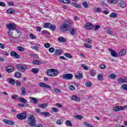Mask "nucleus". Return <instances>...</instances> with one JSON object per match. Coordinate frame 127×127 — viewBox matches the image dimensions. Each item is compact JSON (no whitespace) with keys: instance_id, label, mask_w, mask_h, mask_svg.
Segmentation results:
<instances>
[{"instance_id":"43","label":"nucleus","mask_w":127,"mask_h":127,"mask_svg":"<svg viewBox=\"0 0 127 127\" xmlns=\"http://www.w3.org/2000/svg\"><path fill=\"white\" fill-rule=\"evenodd\" d=\"M106 32L107 33H108V34H109L110 35H113V33H114L113 31L111 30V29H107Z\"/></svg>"},{"instance_id":"35","label":"nucleus","mask_w":127,"mask_h":127,"mask_svg":"<svg viewBox=\"0 0 127 127\" xmlns=\"http://www.w3.org/2000/svg\"><path fill=\"white\" fill-rule=\"evenodd\" d=\"M17 49L18 51H20V52H23L24 51V48L21 46H18L17 47Z\"/></svg>"},{"instance_id":"22","label":"nucleus","mask_w":127,"mask_h":127,"mask_svg":"<svg viewBox=\"0 0 127 127\" xmlns=\"http://www.w3.org/2000/svg\"><path fill=\"white\" fill-rule=\"evenodd\" d=\"M72 101H76V102H80V98H78L76 95H72L71 97Z\"/></svg>"},{"instance_id":"9","label":"nucleus","mask_w":127,"mask_h":127,"mask_svg":"<svg viewBox=\"0 0 127 127\" xmlns=\"http://www.w3.org/2000/svg\"><path fill=\"white\" fill-rule=\"evenodd\" d=\"M3 124H5L6 125H9V126H14L15 125V123L13 121L8 120L7 119H4L2 121Z\"/></svg>"},{"instance_id":"63","label":"nucleus","mask_w":127,"mask_h":127,"mask_svg":"<svg viewBox=\"0 0 127 127\" xmlns=\"http://www.w3.org/2000/svg\"><path fill=\"white\" fill-rule=\"evenodd\" d=\"M11 98H12V99H13L14 100H15V99H16L17 98V95L14 94L11 96Z\"/></svg>"},{"instance_id":"13","label":"nucleus","mask_w":127,"mask_h":127,"mask_svg":"<svg viewBox=\"0 0 127 127\" xmlns=\"http://www.w3.org/2000/svg\"><path fill=\"white\" fill-rule=\"evenodd\" d=\"M117 82L118 84L123 83H127V77H122L118 79Z\"/></svg>"},{"instance_id":"42","label":"nucleus","mask_w":127,"mask_h":127,"mask_svg":"<svg viewBox=\"0 0 127 127\" xmlns=\"http://www.w3.org/2000/svg\"><path fill=\"white\" fill-rule=\"evenodd\" d=\"M15 77L16 78H20L21 77V73L19 72H16L15 74Z\"/></svg>"},{"instance_id":"31","label":"nucleus","mask_w":127,"mask_h":127,"mask_svg":"<svg viewBox=\"0 0 127 127\" xmlns=\"http://www.w3.org/2000/svg\"><path fill=\"white\" fill-rule=\"evenodd\" d=\"M93 11L95 12H101V11H102V8L100 7H95L93 9Z\"/></svg>"},{"instance_id":"17","label":"nucleus","mask_w":127,"mask_h":127,"mask_svg":"<svg viewBox=\"0 0 127 127\" xmlns=\"http://www.w3.org/2000/svg\"><path fill=\"white\" fill-rule=\"evenodd\" d=\"M10 55H11V56H13V57H14L16 59L19 58L20 57V56H19V55L17 54V53H16V52L14 51L11 52L10 53Z\"/></svg>"},{"instance_id":"1","label":"nucleus","mask_w":127,"mask_h":127,"mask_svg":"<svg viewBox=\"0 0 127 127\" xmlns=\"http://www.w3.org/2000/svg\"><path fill=\"white\" fill-rule=\"evenodd\" d=\"M73 22L70 19L67 20L60 27L62 31H68L71 28V25Z\"/></svg>"},{"instance_id":"61","label":"nucleus","mask_w":127,"mask_h":127,"mask_svg":"<svg viewBox=\"0 0 127 127\" xmlns=\"http://www.w3.org/2000/svg\"><path fill=\"white\" fill-rule=\"evenodd\" d=\"M63 3H70V0H63Z\"/></svg>"},{"instance_id":"20","label":"nucleus","mask_w":127,"mask_h":127,"mask_svg":"<svg viewBox=\"0 0 127 127\" xmlns=\"http://www.w3.org/2000/svg\"><path fill=\"white\" fill-rule=\"evenodd\" d=\"M29 99H30V100H32L31 102L33 103V104H34L35 105L36 104H38V100H37L36 98L32 97H30Z\"/></svg>"},{"instance_id":"15","label":"nucleus","mask_w":127,"mask_h":127,"mask_svg":"<svg viewBox=\"0 0 127 127\" xmlns=\"http://www.w3.org/2000/svg\"><path fill=\"white\" fill-rule=\"evenodd\" d=\"M39 86H40V87H43V88H47V89H50V88H51V86H50V85L46 84L43 82L39 83Z\"/></svg>"},{"instance_id":"48","label":"nucleus","mask_w":127,"mask_h":127,"mask_svg":"<svg viewBox=\"0 0 127 127\" xmlns=\"http://www.w3.org/2000/svg\"><path fill=\"white\" fill-rule=\"evenodd\" d=\"M33 63L35 65H39V64H40L41 62H40V61L37 60V61H33Z\"/></svg>"},{"instance_id":"56","label":"nucleus","mask_w":127,"mask_h":127,"mask_svg":"<svg viewBox=\"0 0 127 127\" xmlns=\"http://www.w3.org/2000/svg\"><path fill=\"white\" fill-rule=\"evenodd\" d=\"M52 110L54 112V113H58V112L59 111V109L57 108H52Z\"/></svg>"},{"instance_id":"59","label":"nucleus","mask_w":127,"mask_h":127,"mask_svg":"<svg viewBox=\"0 0 127 127\" xmlns=\"http://www.w3.org/2000/svg\"><path fill=\"white\" fill-rule=\"evenodd\" d=\"M81 67H82V68H83V69H85V70H88V66H87V65H86V64H82Z\"/></svg>"},{"instance_id":"34","label":"nucleus","mask_w":127,"mask_h":127,"mask_svg":"<svg viewBox=\"0 0 127 127\" xmlns=\"http://www.w3.org/2000/svg\"><path fill=\"white\" fill-rule=\"evenodd\" d=\"M21 90L22 91V95L25 96V94L26 93V89H25V88L23 87L21 89Z\"/></svg>"},{"instance_id":"51","label":"nucleus","mask_w":127,"mask_h":127,"mask_svg":"<svg viewBox=\"0 0 127 127\" xmlns=\"http://www.w3.org/2000/svg\"><path fill=\"white\" fill-rule=\"evenodd\" d=\"M55 51V49L53 47H51L49 49V52H50V53H53Z\"/></svg>"},{"instance_id":"16","label":"nucleus","mask_w":127,"mask_h":127,"mask_svg":"<svg viewBox=\"0 0 127 127\" xmlns=\"http://www.w3.org/2000/svg\"><path fill=\"white\" fill-rule=\"evenodd\" d=\"M113 110L115 112H120V111L124 110V107L123 106H115L113 108Z\"/></svg>"},{"instance_id":"21","label":"nucleus","mask_w":127,"mask_h":127,"mask_svg":"<svg viewBox=\"0 0 127 127\" xmlns=\"http://www.w3.org/2000/svg\"><path fill=\"white\" fill-rule=\"evenodd\" d=\"M7 13H9V14H13L15 13V10H14L13 8H8L7 10Z\"/></svg>"},{"instance_id":"32","label":"nucleus","mask_w":127,"mask_h":127,"mask_svg":"<svg viewBox=\"0 0 127 127\" xmlns=\"http://www.w3.org/2000/svg\"><path fill=\"white\" fill-rule=\"evenodd\" d=\"M63 122H64V120L63 119H59L57 121L56 124L57 125H62Z\"/></svg>"},{"instance_id":"57","label":"nucleus","mask_w":127,"mask_h":127,"mask_svg":"<svg viewBox=\"0 0 127 127\" xmlns=\"http://www.w3.org/2000/svg\"><path fill=\"white\" fill-rule=\"evenodd\" d=\"M8 34L11 38H12V32H11V30H8Z\"/></svg>"},{"instance_id":"39","label":"nucleus","mask_w":127,"mask_h":127,"mask_svg":"<svg viewBox=\"0 0 127 127\" xmlns=\"http://www.w3.org/2000/svg\"><path fill=\"white\" fill-rule=\"evenodd\" d=\"M68 89L71 91H74L76 89V87L74 85H71L68 86Z\"/></svg>"},{"instance_id":"40","label":"nucleus","mask_w":127,"mask_h":127,"mask_svg":"<svg viewBox=\"0 0 127 127\" xmlns=\"http://www.w3.org/2000/svg\"><path fill=\"white\" fill-rule=\"evenodd\" d=\"M65 125L66 126H68V127H72L73 125H72V123L69 121L67 120L65 122Z\"/></svg>"},{"instance_id":"8","label":"nucleus","mask_w":127,"mask_h":127,"mask_svg":"<svg viewBox=\"0 0 127 127\" xmlns=\"http://www.w3.org/2000/svg\"><path fill=\"white\" fill-rule=\"evenodd\" d=\"M6 26L8 29L11 30H14L15 29V27H16V26L15 25V24L13 23H10L9 24H7L6 25Z\"/></svg>"},{"instance_id":"14","label":"nucleus","mask_w":127,"mask_h":127,"mask_svg":"<svg viewBox=\"0 0 127 127\" xmlns=\"http://www.w3.org/2000/svg\"><path fill=\"white\" fill-rule=\"evenodd\" d=\"M84 27L85 29H93V24L90 23H87L86 24L84 25Z\"/></svg>"},{"instance_id":"64","label":"nucleus","mask_w":127,"mask_h":127,"mask_svg":"<svg viewBox=\"0 0 127 127\" xmlns=\"http://www.w3.org/2000/svg\"><path fill=\"white\" fill-rule=\"evenodd\" d=\"M99 28H100V26L96 25H95V26L94 27V30H98V29H99Z\"/></svg>"},{"instance_id":"27","label":"nucleus","mask_w":127,"mask_h":127,"mask_svg":"<svg viewBox=\"0 0 127 127\" xmlns=\"http://www.w3.org/2000/svg\"><path fill=\"white\" fill-rule=\"evenodd\" d=\"M127 53V50L125 49H123L120 53L119 55L120 56H124V55H126V54Z\"/></svg>"},{"instance_id":"58","label":"nucleus","mask_w":127,"mask_h":127,"mask_svg":"<svg viewBox=\"0 0 127 127\" xmlns=\"http://www.w3.org/2000/svg\"><path fill=\"white\" fill-rule=\"evenodd\" d=\"M109 78H111V79H115L116 77V74H110L109 76Z\"/></svg>"},{"instance_id":"5","label":"nucleus","mask_w":127,"mask_h":127,"mask_svg":"<svg viewBox=\"0 0 127 127\" xmlns=\"http://www.w3.org/2000/svg\"><path fill=\"white\" fill-rule=\"evenodd\" d=\"M16 68L20 72H25V70L27 69V66L25 65L17 64Z\"/></svg>"},{"instance_id":"47","label":"nucleus","mask_w":127,"mask_h":127,"mask_svg":"<svg viewBox=\"0 0 127 127\" xmlns=\"http://www.w3.org/2000/svg\"><path fill=\"white\" fill-rule=\"evenodd\" d=\"M83 125H84L85 127H94L93 126H92L91 124H90L89 123H88L87 122L83 123Z\"/></svg>"},{"instance_id":"2","label":"nucleus","mask_w":127,"mask_h":127,"mask_svg":"<svg viewBox=\"0 0 127 127\" xmlns=\"http://www.w3.org/2000/svg\"><path fill=\"white\" fill-rule=\"evenodd\" d=\"M28 124L30 127H34L36 124L35 118L32 115H30L28 117Z\"/></svg>"},{"instance_id":"44","label":"nucleus","mask_w":127,"mask_h":127,"mask_svg":"<svg viewBox=\"0 0 127 127\" xmlns=\"http://www.w3.org/2000/svg\"><path fill=\"white\" fill-rule=\"evenodd\" d=\"M31 71L33 72V73H34L35 74H37L38 73L39 69L38 68H32Z\"/></svg>"},{"instance_id":"45","label":"nucleus","mask_w":127,"mask_h":127,"mask_svg":"<svg viewBox=\"0 0 127 127\" xmlns=\"http://www.w3.org/2000/svg\"><path fill=\"white\" fill-rule=\"evenodd\" d=\"M75 33H76V29L75 28H72L70 30V34L71 35H75Z\"/></svg>"},{"instance_id":"19","label":"nucleus","mask_w":127,"mask_h":127,"mask_svg":"<svg viewBox=\"0 0 127 127\" xmlns=\"http://www.w3.org/2000/svg\"><path fill=\"white\" fill-rule=\"evenodd\" d=\"M119 6L120 7H122V8H125V7L127 6V3H126L125 1L121 0L120 2Z\"/></svg>"},{"instance_id":"26","label":"nucleus","mask_w":127,"mask_h":127,"mask_svg":"<svg viewBox=\"0 0 127 127\" xmlns=\"http://www.w3.org/2000/svg\"><path fill=\"white\" fill-rule=\"evenodd\" d=\"M118 1L119 0H108L109 3H111V4H117Z\"/></svg>"},{"instance_id":"29","label":"nucleus","mask_w":127,"mask_h":127,"mask_svg":"<svg viewBox=\"0 0 127 127\" xmlns=\"http://www.w3.org/2000/svg\"><path fill=\"white\" fill-rule=\"evenodd\" d=\"M121 89L123 91H126L127 92V84H124L121 86Z\"/></svg>"},{"instance_id":"11","label":"nucleus","mask_w":127,"mask_h":127,"mask_svg":"<svg viewBox=\"0 0 127 127\" xmlns=\"http://www.w3.org/2000/svg\"><path fill=\"white\" fill-rule=\"evenodd\" d=\"M36 113H38V114H40L41 116H50V114L49 112H41L40 111V109H36Z\"/></svg>"},{"instance_id":"53","label":"nucleus","mask_w":127,"mask_h":127,"mask_svg":"<svg viewBox=\"0 0 127 127\" xmlns=\"http://www.w3.org/2000/svg\"><path fill=\"white\" fill-rule=\"evenodd\" d=\"M84 46L85 47H86V48H90V49L92 48V46H91V45L88 44L87 43H85L84 44Z\"/></svg>"},{"instance_id":"3","label":"nucleus","mask_w":127,"mask_h":127,"mask_svg":"<svg viewBox=\"0 0 127 127\" xmlns=\"http://www.w3.org/2000/svg\"><path fill=\"white\" fill-rule=\"evenodd\" d=\"M47 74L50 77H55L58 75V70L54 68L48 69L47 71Z\"/></svg>"},{"instance_id":"25","label":"nucleus","mask_w":127,"mask_h":127,"mask_svg":"<svg viewBox=\"0 0 127 127\" xmlns=\"http://www.w3.org/2000/svg\"><path fill=\"white\" fill-rule=\"evenodd\" d=\"M109 17H111L112 18H117V17H118V14L116 12H112L110 14Z\"/></svg>"},{"instance_id":"4","label":"nucleus","mask_w":127,"mask_h":127,"mask_svg":"<svg viewBox=\"0 0 127 127\" xmlns=\"http://www.w3.org/2000/svg\"><path fill=\"white\" fill-rule=\"evenodd\" d=\"M43 27L45 28H50L51 30H55V29H56V26H55V25L49 23H45L44 24Z\"/></svg>"},{"instance_id":"37","label":"nucleus","mask_w":127,"mask_h":127,"mask_svg":"<svg viewBox=\"0 0 127 127\" xmlns=\"http://www.w3.org/2000/svg\"><path fill=\"white\" fill-rule=\"evenodd\" d=\"M104 77V75L102 74H99L97 75V78L99 81H102L103 80V77Z\"/></svg>"},{"instance_id":"33","label":"nucleus","mask_w":127,"mask_h":127,"mask_svg":"<svg viewBox=\"0 0 127 127\" xmlns=\"http://www.w3.org/2000/svg\"><path fill=\"white\" fill-rule=\"evenodd\" d=\"M19 101L21 102V103H23L24 104L27 103V100H25L22 97L20 98Z\"/></svg>"},{"instance_id":"24","label":"nucleus","mask_w":127,"mask_h":127,"mask_svg":"<svg viewBox=\"0 0 127 127\" xmlns=\"http://www.w3.org/2000/svg\"><path fill=\"white\" fill-rule=\"evenodd\" d=\"M75 78L76 79H82L83 78V74L80 72H77L75 74Z\"/></svg>"},{"instance_id":"54","label":"nucleus","mask_w":127,"mask_h":127,"mask_svg":"<svg viewBox=\"0 0 127 127\" xmlns=\"http://www.w3.org/2000/svg\"><path fill=\"white\" fill-rule=\"evenodd\" d=\"M29 37H30L31 39H35L36 38V36H35L33 34H30Z\"/></svg>"},{"instance_id":"18","label":"nucleus","mask_w":127,"mask_h":127,"mask_svg":"<svg viewBox=\"0 0 127 127\" xmlns=\"http://www.w3.org/2000/svg\"><path fill=\"white\" fill-rule=\"evenodd\" d=\"M7 82L8 83H9V84H10V85H12L13 86L15 84V81L11 78H8L7 79Z\"/></svg>"},{"instance_id":"12","label":"nucleus","mask_w":127,"mask_h":127,"mask_svg":"<svg viewBox=\"0 0 127 127\" xmlns=\"http://www.w3.org/2000/svg\"><path fill=\"white\" fill-rule=\"evenodd\" d=\"M109 52H111V55L112 56V57H119V55H118V53L116 52L114 50H113L112 49H109Z\"/></svg>"},{"instance_id":"38","label":"nucleus","mask_w":127,"mask_h":127,"mask_svg":"<svg viewBox=\"0 0 127 127\" xmlns=\"http://www.w3.org/2000/svg\"><path fill=\"white\" fill-rule=\"evenodd\" d=\"M53 91L55 93H57L58 94H60V93H61V90H60L58 88H54Z\"/></svg>"},{"instance_id":"28","label":"nucleus","mask_w":127,"mask_h":127,"mask_svg":"<svg viewBox=\"0 0 127 127\" xmlns=\"http://www.w3.org/2000/svg\"><path fill=\"white\" fill-rule=\"evenodd\" d=\"M58 41L60 42H66V39L62 37H60L58 38Z\"/></svg>"},{"instance_id":"36","label":"nucleus","mask_w":127,"mask_h":127,"mask_svg":"<svg viewBox=\"0 0 127 127\" xmlns=\"http://www.w3.org/2000/svg\"><path fill=\"white\" fill-rule=\"evenodd\" d=\"M62 53L61 50L58 49L56 50L55 55H60Z\"/></svg>"},{"instance_id":"62","label":"nucleus","mask_w":127,"mask_h":127,"mask_svg":"<svg viewBox=\"0 0 127 127\" xmlns=\"http://www.w3.org/2000/svg\"><path fill=\"white\" fill-rule=\"evenodd\" d=\"M86 42H87V43H92V39L90 38L86 39Z\"/></svg>"},{"instance_id":"50","label":"nucleus","mask_w":127,"mask_h":127,"mask_svg":"<svg viewBox=\"0 0 127 127\" xmlns=\"http://www.w3.org/2000/svg\"><path fill=\"white\" fill-rule=\"evenodd\" d=\"M31 48H32L33 50H35L36 51H39V47L37 46L31 47Z\"/></svg>"},{"instance_id":"10","label":"nucleus","mask_w":127,"mask_h":127,"mask_svg":"<svg viewBox=\"0 0 127 127\" xmlns=\"http://www.w3.org/2000/svg\"><path fill=\"white\" fill-rule=\"evenodd\" d=\"M72 78H73V74L71 73H67L63 75V79H64V80H70Z\"/></svg>"},{"instance_id":"55","label":"nucleus","mask_w":127,"mask_h":127,"mask_svg":"<svg viewBox=\"0 0 127 127\" xmlns=\"http://www.w3.org/2000/svg\"><path fill=\"white\" fill-rule=\"evenodd\" d=\"M75 119H77L78 120H82L83 119V116L81 115H76L75 116Z\"/></svg>"},{"instance_id":"30","label":"nucleus","mask_w":127,"mask_h":127,"mask_svg":"<svg viewBox=\"0 0 127 127\" xmlns=\"http://www.w3.org/2000/svg\"><path fill=\"white\" fill-rule=\"evenodd\" d=\"M39 108H41V109H45V108H47V104H41L39 105Z\"/></svg>"},{"instance_id":"6","label":"nucleus","mask_w":127,"mask_h":127,"mask_svg":"<svg viewBox=\"0 0 127 127\" xmlns=\"http://www.w3.org/2000/svg\"><path fill=\"white\" fill-rule=\"evenodd\" d=\"M16 117L18 120H20L21 121L25 120L26 119V113L25 112L20 113L17 115Z\"/></svg>"},{"instance_id":"49","label":"nucleus","mask_w":127,"mask_h":127,"mask_svg":"<svg viewBox=\"0 0 127 127\" xmlns=\"http://www.w3.org/2000/svg\"><path fill=\"white\" fill-rule=\"evenodd\" d=\"M64 56L65 57H67V58H69V59H71V58H72V56H71V54L66 53L64 54Z\"/></svg>"},{"instance_id":"7","label":"nucleus","mask_w":127,"mask_h":127,"mask_svg":"<svg viewBox=\"0 0 127 127\" xmlns=\"http://www.w3.org/2000/svg\"><path fill=\"white\" fill-rule=\"evenodd\" d=\"M5 70L7 73H11L14 71V66L8 65L5 67Z\"/></svg>"},{"instance_id":"23","label":"nucleus","mask_w":127,"mask_h":127,"mask_svg":"<svg viewBox=\"0 0 127 127\" xmlns=\"http://www.w3.org/2000/svg\"><path fill=\"white\" fill-rule=\"evenodd\" d=\"M89 73L91 77H95L96 76V71H95V70L93 69H91L89 71Z\"/></svg>"},{"instance_id":"60","label":"nucleus","mask_w":127,"mask_h":127,"mask_svg":"<svg viewBox=\"0 0 127 127\" xmlns=\"http://www.w3.org/2000/svg\"><path fill=\"white\" fill-rule=\"evenodd\" d=\"M44 46L46 48H49L50 47V44L45 43Z\"/></svg>"},{"instance_id":"46","label":"nucleus","mask_w":127,"mask_h":127,"mask_svg":"<svg viewBox=\"0 0 127 127\" xmlns=\"http://www.w3.org/2000/svg\"><path fill=\"white\" fill-rule=\"evenodd\" d=\"M82 4L84 7H85V8L89 7V5L88 4V3H87V2L86 1H84L82 3Z\"/></svg>"},{"instance_id":"52","label":"nucleus","mask_w":127,"mask_h":127,"mask_svg":"<svg viewBox=\"0 0 127 127\" xmlns=\"http://www.w3.org/2000/svg\"><path fill=\"white\" fill-rule=\"evenodd\" d=\"M86 87H89L92 86V83L90 82H87L85 83Z\"/></svg>"},{"instance_id":"41","label":"nucleus","mask_w":127,"mask_h":127,"mask_svg":"<svg viewBox=\"0 0 127 127\" xmlns=\"http://www.w3.org/2000/svg\"><path fill=\"white\" fill-rule=\"evenodd\" d=\"M72 5H73V6H74V7H77V8H81V5H80L78 3H72Z\"/></svg>"}]
</instances>
